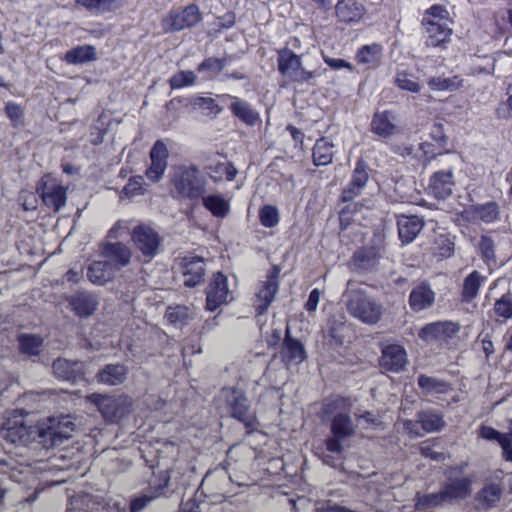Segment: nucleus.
<instances>
[{"mask_svg":"<svg viewBox=\"0 0 512 512\" xmlns=\"http://www.w3.org/2000/svg\"><path fill=\"white\" fill-rule=\"evenodd\" d=\"M172 192L179 199L198 200L207 191V179L196 164L184 163L170 173Z\"/></svg>","mask_w":512,"mask_h":512,"instance_id":"1","label":"nucleus"},{"mask_svg":"<svg viewBox=\"0 0 512 512\" xmlns=\"http://www.w3.org/2000/svg\"><path fill=\"white\" fill-rule=\"evenodd\" d=\"M352 286V283L348 282V288L344 294L348 313L364 324L373 325L379 322L383 314V306L364 289H354Z\"/></svg>","mask_w":512,"mask_h":512,"instance_id":"2","label":"nucleus"},{"mask_svg":"<svg viewBox=\"0 0 512 512\" xmlns=\"http://www.w3.org/2000/svg\"><path fill=\"white\" fill-rule=\"evenodd\" d=\"M221 408L233 418L242 422L249 432L257 429L258 421L248 405L244 393L237 388H225L221 391Z\"/></svg>","mask_w":512,"mask_h":512,"instance_id":"3","label":"nucleus"},{"mask_svg":"<svg viewBox=\"0 0 512 512\" xmlns=\"http://www.w3.org/2000/svg\"><path fill=\"white\" fill-rule=\"evenodd\" d=\"M75 424L70 415L50 417L37 427V436L45 448L61 445L72 437Z\"/></svg>","mask_w":512,"mask_h":512,"instance_id":"4","label":"nucleus"},{"mask_svg":"<svg viewBox=\"0 0 512 512\" xmlns=\"http://www.w3.org/2000/svg\"><path fill=\"white\" fill-rule=\"evenodd\" d=\"M2 437L16 445L26 446L37 436V427L33 426L26 416L18 410L12 412V415L7 417L1 428Z\"/></svg>","mask_w":512,"mask_h":512,"instance_id":"5","label":"nucleus"},{"mask_svg":"<svg viewBox=\"0 0 512 512\" xmlns=\"http://www.w3.org/2000/svg\"><path fill=\"white\" fill-rule=\"evenodd\" d=\"M277 61L279 72L290 81L312 84V80L320 76L316 70L305 69L301 57L288 48L278 51Z\"/></svg>","mask_w":512,"mask_h":512,"instance_id":"6","label":"nucleus"},{"mask_svg":"<svg viewBox=\"0 0 512 512\" xmlns=\"http://www.w3.org/2000/svg\"><path fill=\"white\" fill-rule=\"evenodd\" d=\"M235 283H230L221 272L213 275L206 290V308L215 311L222 305H227L235 299Z\"/></svg>","mask_w":512,"mask_h":512,"instance_id":"7","label":"nucleus"},{"mask_svg":"<svg viewBox=\"0 0 512 512\" xmlns=\"http://www.w3.org/2000/svg\"><path fill=\"white\" fill-rule=\"evenodd\" d=\"M202 20V13L195 4H190L184 9L171 10L163 20L164 29L167 31H181L196 26Z\"/></svg>","mask_w":512,"mask_h":512,"instance_id":"8","label":"nucleus"},{"mask_svg":"<svg viewBox=\"0 0 512 512\" xmlns=\"http://www.w3.org/2000/svg\"><path fill=\"white\" fill-rule=\"evenodd\" d=\"M472 478L464 475L458 469L448 472L447 479L442 487L447 503L465 499L471 493Z\"/></svg>","mask_w":512,"mask_h":512,"instance_id":"9","label":"nucleus"},{"mask_svg":"<svg viewBox=\"0 0 512 512\" xmlns=\"http://www.w3.org/2000/svg\"><path fill=\"white\" fill-rule=\"evenodd\" d=\"M37 192L44 204L54 211H59L66 204V188L51 177L42 178Z\"/></svg>","mask_w":512,"mask_h":512,"instance_id":"10","label":"nucleus"},{"mask_svg":"<svg viewBox=\"0 0 512 512\" xmlns=\"http://www.w3.org/2000/svg\"><path fill=\"white\" fill-rule=\"evenodd\" d=\"M459 330L460 326L456 322H434L424 326L419 332V337L426 342L448 343L449 340L456 337Z\"/></svg>","mask_w":512,"mask_h":512,"instance_id":"11","label":"nucleus"},{"mask_svg":"<svg viewBox=\"0 0 512 512\" xmlns=\"http://www.w3.org/2000/svg\"><path fill=\"white\" fill-rule=\"evenodd\" d=\"M132 239L141 253L151 259L159 250L161 239L158 233L147 225H139L133 229Z\"/></svg>","mask_w":512,"mask_h":512,"instance_id":"12","label":"nucleus"},{"mask_svg":"<svg viewBox=\"0 0 512 512\" xmlns=\"http://www.w3.org/2000/svg\"><path fill=\"white\" fill-rule=\"evenodd\" d=\"M87 399L98 408L108 421H114L122 416L123 412L120 409L122 405L131 404L130 399L127 397L115 398L101 394H91Z\"/></svg>","mask_w":512,"mask_h":512,"instance_id":"13","label":"nucleus"},{"mask_svg":"<svg viewBox=\"0 0 512 512\" xmlns=\"http://www.w3.org/2000/svg\"><path fill=\"white\" fill-rule=\"evenodd\" d=\"M168 157L169 151L166 144L157 140L150 151L151 164L146 170V177L150 181L155 183L162 179L168 166Z\"/></svg>","mask_w":512,"mask_h":512,"instance_id":"14","label":"nucleus"},{"mask_svg":"<svg viewBox=\"0 0 512 512\" xmlns=\"http://www.w3.org/2000/svg\"><path fill=\"white\" fill-rule=\"evenodd\" d=\"M100 257L117 273L130 263L131 250L121 242L105 243L101 246Z\"/></svg>","mask_w":512,"mask_h":512,"instance_id":"15","label":"nucleus"},{"mask_svg":"<svg viewBox=\"0 0 512 512\" xmlns=\"http://www.w3.org/2000/svg\"><path fill=\"white\" fill-rule=\"evenodd\" d=\"M279 273L280 270L274 267L271 275L268 276L267 280L261 282L258 286L256 293V309L259 314L265 313L275 298V295L278 291Z\"/></svg>","mask_w":512,"mask_h":512,"instance_id":"16","label":"nucleus"},{"mask_svg":"<svg viewBox=\"0 0 512 512\" xmlns=\"http://www.w3.org/2000/svg\"><path fill=\"white\" fill-rule=\"evenodd\" d=\"M183 283L187 287H195L204 280L205 263L199 256H186L181 260Z\"/></svg>","mask_w":512,"mask_h":512,"instance_id":"17","label":"nucleus"},{"mask_svg":"<svg viewBox=\"0 0 512 512\" xmlns=\"http://www.w3.org/2000/svg\"><path fill=\"white\" fill-rule=\"evenodd\" d=\"M407 364L405 349L397 344H390L383 348L380 365L383 369L400 372Z\"/></svg>","mask_w":512,"mask_h":512,"instance_id":"18","label":"nucleus"},{"mask_svg":"<svg viewBox=\"0 0 512 512\" xmlns=\"http://www.w3.org/2000/svg\"><path fill=\"white\" fill-rule=\"evenodd\" d=\"M371 130L382 138L395 135L399 131L397 116L392 111L376 112L371 122Z\"/></svg>","mask_w":512,"mask_h":512,"instance_id":"19","label":"nucleus"},{"mask_svg":"<svg viewBox=\"0 0 512 512\" xmlns=\"http://www.w3.org/2000/svg\"><path fill=\"white\" fill-rule=\"evenodd\" d=\"M53 372L57 378L75 383L84 376V363L57 359L53 363Z\"/></svg>","mask_w":512,"mask_h":512,"instance_id":"20","label":"nucleus"},{"mask_svg":"<svg viewBox=\"0 0 512 512\" xmlns=\"http://www.w3.org/2000/svg\"><path fill=\"white\" fill-rule=\"evenodd\" d=\"M367 166L363 161L356 164L352 179L349 185L342 192V200L344 202L353 200L358 196L368 181Z\"/></svg>","mask_w":512,"mask_h":512,"instance_id":"21","label":"nucleus"},{"mask_svg":"<svg viewBox=\"0 0 512 512\" xmlns=\"http://www.w3.org/2000/svg\"><path fill=\"white\" fill-rule=\"evenodd\" d=\"M435 292L427 284L414 287L409 296V305L414 312H420L432 307L435 301Z\"/></svg>","mask_w":512,"mask_h":512,"instance_id":"22","label":"nucleus"},{"mask_svg":"<svg viewBox=\"0 0 512 512\" xmlns=\"http://www.w3.org/2000/svg\"><path fill=\"white\" fill-rule=\"evenodd\" d=\"M424 25L426 27L425 43L427 46L437 47L450 40L452 28L447 23L429 20Z\"/></svg>","mask_w":512,"mask_h":512,"instance_id":"23","label":"nucleus"},{"mask_svg":"<svg viewBox=\"0 0 512 512\" xmlns=\"http://www.w3.org/2000/svg\"><path fill=\"white\" fill-rule=\"evenodd\" d=\"M220 98L232 101L230 105L232 113L245 124L254 126L259 121V113L247 101L228 94L221 95Z\"/></svg>","mask_w":512,"mask_h":512,"instance_id":"24","label":"nucleus"},{"mask_svg":"<svg viewBox=\"0 0 512 512\" xmlns=\"http://www.w3.org/2000/svg\"><path fill=\"white\" fill-rule=\"evenodd\" d=\"M398 233L402 243H411L423 228V220L418 216L401 215L398 217Z\"/></svg>","mask_w":512,"mask_h":512,"instance_id":"25","label":"nucleus"},{"mask_svg":"<svg viewBox=\"0 0 512 512\" xmlns=\"http://www.w3.org/2000/svg\"><path fill=\"white\" fill-rule=\"evenodd\" d=\"M69 304L79 317L92 315L98 306L96 296L87 292H79L69 298Z\"/></svg>","mask_w":512,"mask_h":512,"instance_id":"26","label":"nucleus"},{"mask_svg":"<svg viewBox=\"0 0 512 512\" xmlns=\"http://www.w3.org/2000/svg\"><path fill=\"white\" fill-rule=\"evenodd\" d=\"M335 10L338 19L345 23L359 22L365 14L364 7L354 0L338 1Z\"/></svg>","mask_w":512,"mask_h":512,"instance_id":"27","label":"nucleus"},{"mask_svg":"<svg viewBox=\"0 0 512 512\" xmlns=\"http://www.w3.org/2000/svg\"><path fill=\"white\" fill-rule=\"evenodd\" d=\"M453 174L451 172H437L430 180V193L437 199H446L452 193Z\"/></svg>","mask_w":512,"mask_h":512,"instance_id":"28","label":"nucleus"},{"mask_svg":"<svg viewBox=\"0 0 512 512\" xmlns=\"http://www.w3.org/2000/svg\"><path fill=\"white\" fill-rule=\"evenodd\" d=\"M203 206L216 218L223 219L228 216L231 210L230 200L222 194L214 193L203 195Z\"/></svg>","mask_w":512,"mask_h":512,"instance_id":"29","label":"nucleus"},{"mask_svg":"<svg viewBox=\"0 0 512 512\" xmlns=\"http://www.w3.org/2000/svg\"><path fill=\"white\" fill-rule=\"evenodd\" d=\"M116 272L107 261L101 260L92 262L87 268V277L95 285H104L112 280Z\"/></svg>","mask_w":512,"mask_h":512,"instance_id":"30","label":"nucleus"},{"mask_svg":"<svg viewBox=\"0 0 512 512\" xmlns=\"http://www.w3.org/2000/svg\"><path fill=\"white\" fill-rule=\"evenodd\" d=\"M288 333L287 331L282 347L283 359L289 365H297L306 359V352L302 343L289 337Z\"/></svg>","mask_w":512,"mask_h":512,"instance_id":"31","label":"nucleus"},{"mask_svg":"<svg viewBox=\"0 0 512 512\" xmlns=\"http://www.w3.org/2000/svg\"><path fill=\"white\" fill-rule=\"evenodd\" d=\"M0 462L5 466L2 473L7 474L15 482L28 484L34 478V469L31 464L16 462L19 465L18 467L6 460H0Z\"/></svg>","mask_w":512,"mask_h":512,"instance_id":"32","label":"nucleus"},{"mask_svg":"<svg viewBox=\"0 0 512 512\" xmlns=\"http://www.w3.org/2000/svg\"><path fill=\"white\" fill-rule=\"evenodd\" d=\"M97 59L96 48L92 45H81L68 50L64 56L66 63L78 65Z\"/></svg>","mask_w":512,"mask_h":512,"instance_id":"33","label":"nucleus"},{"mask_svg":"<svg viewBox=\"0 0 512 512\" xmlns=\"http://www.w3.org/2000/svg\"><path fill=\"white\" fill-rule=\"evenodd\" d=\"M382 56L383 47L380 44L372 43L362 46L357 51L356 60L358 63L368 67H375L380 63Z\"/></svg>","mask_w":512,"mask_h":512,"instance_id":"34","label":"nucleus"},{"mask_svg":"<svg viewBox=\"0 0 512 512\" xmlns=\"http://www.w3.org/2000/svg\"><path fill=\"white\" fill-rule=\"evenodd\" d=\"M126 376L127 368L122 364H109L97 374L98 381L107 385H118Z\"/></svg>","mask_w":512,"mask_h":512,"instance_id":"35","label":"nucleus"},{"mask_svg":"<svg viewBox=\"0 0 512 512\" xmlns=\"http://www.w3.org/2000/svg\"><path fill=\"white\" fill-rule=\"evenodd\" d=\"M209 177L214 182H220L224 178L227 181H232L237 175V169L230 162H211L206 167Z\"/></svg>","mask_w":512,"mask_h":512,"instance_id":"36","label":"nucleus"},{"mask_svg":"<svg viewBox=\"0 0 512 512\" xmlns=\"http://www.w3.org/2000/svg\"><path fill=\"white\" fill-rule=\"evenodd\" d=\"M331 430L337 438L345 439L354 434L355 427L348 414L339 413L332 420Z\"/></svg>","mask_w":512,"mask_h":512,"instance_id":"37","label":"nucleus"},{"mask_svg":"<svg viewBox=\"0 0 512 512\" xmlns=\"http://www.w3.org/2000/svg\"><path fill=\"white\" fill-rule=\"evenodd\" d=\"M333 144L327 138L318 140L313 148V161L316 166H325L332 162Z\"/></svg>","mask_w":512,"mask_h":512,"instance_id":"38","label":"nucleus"},{"mask_svg":"<svg viewBox=\"0 0 512 512\" xmlns=\"http://www.w3.org/2000/svg\"><path fill=\"white\" fill-rule=\"evenodd\" d=\"M418 385L426 395L446 394L450 391V385L434 377L420 375Z\"/></svg>","mask_w":512,"mask_h":512,"instance_id":"39","label":"nucleus"},{"mask_svg":"<svg viewBox=\"0 0 512 512\" xmlns=\"http://www.w3.org/2000/svg\"><path fill=\"white\" fill-rule=\"evenodd\" d=\"M346 329L345 318L342 315L333 316L328 320L325 330L326 335L330 338V342L335 345L343 343Z\"/></svg>","mask_w":512,"mask_h":512,"instance_id":"40","label":"nucleus"},{"mask_svg":"<svg viewBox=\"0 0 512 512\" xmlns=\"http://www.w3.org/2000/svg\"><path fill=\"white\" fill-rule=\"evenodd\" d=\"M418 420L423 430L427 433L438 432L445 426L443 416L433 410L420 412Z\"/></svg>","mask_w":512,"mask_h":512,"instance_id":"41","label":"nucleus"},{"mask_svg":"<svg viewBox=\"0 0 512 512\" xmlns=\"http://www.w3.org/2000/svg\"><path fill=\"white\" fill-rule=\"evenodd\" d=\"M76 3L85 7L94 15L111 12L120 7L118 0H76Z\"/></svg>","mask_w":512,"mask_h":512,"instance_id":"42","label":"nucleus"},{"mask_svg":"<svg viewBox=\"0 0 512 512\" xmlns=\"http://www.w3.org/2000/svg\"><path fill=\"white\" fill-rule=\"evenodd\" d=\"M485 277L478 271H473L464 280L462 295L466 301H470L477 297Z\"/></svg>","mask_w":512,"mask_h":512,"instance_id":"43","label":"nucleus"},{"mask_svg":"<svg viewBox=\"0 0 512 512\" xmlns=\"http://www.w3.org/2000/svg\"><path fill=\"white\" fill-rule=\"evenodd\" d=\"M415 507L418 511H427L429 509L441 506L447 503L442 490L429 494H417Z\"/></svg>","mask_w":512,"mask_h":512,"instance_id":"44","label":"nucleus"},{"mask_svg":"<svg viewBox=\"0 0 512 512\" xmlns=\"http://www.w3.org/2000/svg\"><path fill=\"white\" fill-rule=\"evenodd\" d=\"M474 219H480L485 223H492L499 217V208L495 202H488L472 208Z\"/></svg>","mask_w":512,"mask_h":512,"instance_id":"45","label":"nucleus"},{"mask_svg":"<svg viewBox=\"0 0 512 512\" xmlns=\"http://www.w3.org/2000/svg\"><path fill=\"white\" fill-rule=\"evenodd\" d=\"M165 317L170 324H173L176 327H181L192 318V313L186 306H171L167 308Z\"/></svg>","mask_w":512,"mask_h":512,"instance_id":"46","label":"nucleus"},{"mask_svg":"<svg viewBox=\"0 0 512 512\" xmlns=\"http://www.w3.org/2000/svg\"><path fill=\"white\" fill-rule=\"evenodd\" d=\"M396 86L404 91L418 93L421 90V84L416 76L405 71H399L395 77Z\"/></svg>","mask_w":512,"mask_h":512,"instance_id":"47","label":"nucleus"},{"mask_svg":"<svg viewBox=\"0 0 512 512\" xmlns=\"http://www.w3.org/2000/svg\"><path fill=\"white\" fill-rule=\"evenodd\" d=\"M259 220L261 225L266 228L277 226L280 221L279 209L271 204L264 205L259 211Z\"/></svg>","mask_w":512,"mask_h":512,"instance_id":"48","label":"nucleus"},{"mask_svg":"<svg viewBox=\"0 0 512 512\" xmlns=\"http://www.w3.org/2000/svg\"><path fill=\"white\" fill-rule=\"evenodd\" d=\"M502 489L498 484L486 485L479 494V500L487 507L495 505L501 498Z\"/></svg>","mask_w":512,"mask_h":512,"instance_id":"49","label":"nucleus"},{"mask_svg":"<svg viewBox=\"0 0 512 512\" xmlns=\"http://www.w3.org/2000/svg\"><path fill=\"white\" fill-rule=\"evenodd\" d=\"M196 78L197 76L193 71L183 70L174 74L170 78L169 84L172 89H182L194 85Z\"/></svg>","mask_w":512,"mask_h":512,"instance_id":"50","label":"nucleus"},{"mask_svg":"<svg viewBox=\"0 0 512 512\" xmlns=\"http://www.w3.org/2000/svg\"><path fill=\"white\" fill-rule=\"evenodd\" d=\"M162 489V487H158L153 491H148L142 496L135 498L130 504V512H141L142 510H144L149 503H151L153 500L159 498L162 495Z\"/></svg>","mask_w":512,"mask_h":512,"instance_id":"51","label":"nucleus"},{"mask_svg":"<svg viewBox=\"0 0 512 512\" xmlns=\"http://www.w3.org/2000/svg\"><path fill=\"white\" fill-rule=\"evenodd\" d=\"M21 351L28 355H36L41 349L42 339L36 335H21L19 338Z\"/></svg>","mask_w":512,"mask_h":512,"instance_id":"52","label":"nucleus"},{"mask_svg":"<svg viewBox=\"0 0 512 512\" xmlns=\"http://www.w3.org/2000/svg\"><path fill=\"white\" fill-rule=\"evenodd\" d=\"M358 427L361 429H376L382 426L383 421L379 415L370 411L355 414Z\"/></svg>","mask_w":512,"mask_h":512,"instance_id":"53","label":"nucleus"},{"mask_svg":"<svg viewBox=\"0 0 512 512\" xmlns=\"http://www.w3.org/2000/svg\"><path fill=\"white\" fill-rule=\"evenodd\" d=\"M430 89L434 91H452L459 87L457 78L433 77L428 81Z\"/></svg>","mask_w":512,"mask_h":512,"instance_id":"54","label":"nucleus"},{"mask_svg":"<svg viewBox=\"0 0 512 512\" xmlns=\"http://www.w3.org/2000/svg\"><path fill=\"white\" fill-rule=\"evenodd\" d=\"M144 192V181L141 176L130 178L128 183L122 189V194L128 198L143 195Z\"/></svg>","mask_w":512,"mask_h":512,"instance_id":"55","label":"nucleus"},{"mask_svg":"<svg viewBox=\"0 0 512 512\" xmlns=\"http://www.w3.org/2000/svg\"><path fill=\"white\" fill-rule=\"evenodd\" d=\"M429 20H436L439 22L447 23L449 22V12L447 9L441 5H433L429 9L426 10V13L423 17V24H426Z\"/></svg>","mask_w":512,"mask_h":512,"instance_id":"56","label":"nucleus"},{"mask_svg":"<svg viewBox=\"0 0 512 512\" xmlns=\"http://www.w3.org/2000/svg\"><path fill=\"white\" fill-rule=\"evenodd\" d=\"M225 64L222 59L210 57L205 59L197 68L199 73L208 72V77L212 74H218L224 68Z\"/></svg>","mask_w":512,"mask_h":512,"instance_id":"57","label":"nucleus"},{"mask_svg":"<svg viewBox=\"0 0 512 512\" xmlns=\"http://www.w3.org/2000/svg\"><path fill=\"white\" fill-rule=\"evenodd\" d=\"M495 314L503 318L512 317V295H503L494 305Z\"/></svg>","mask_w":512,"mask_h":512,"instance_id":"58","label":"nucleus"},{"mask_svg":"<svg viewBox=\"0 0 512 512\" xmlns=\"http://www.w3.org/2000/svg\"><path fill=\"white\" fill-rule=\"evenodd\" d=\"M452 251H453V243L451 242V240L444 235H439L435 240V247H434L435 255H437L441 258H446L451 255Z\"/></svg>","mask_w":512,"mask_h":512,"instance_id":"59","label":"nucleus"},{"mask_svg":"<svg viewBox=\"0 0 512 512\" xmlns=\"http://www.w3.org/2000/svg\"><path fill=\"white\" fill-rule=\"evenodd\" d=\"M194 104L206 114L217 115L222 110L216 103V100L210 97H199L195 100Z\"/></svg>","mask_w":512,"mask_h":512,"instance_id":"60","label":"nucleus"},{"mask_svg":"<svg viewBox=\"0 0 512 512\" xmlns=\"http://www.w3.org/2000/svg\"><path fill=\"white\" fill-rule=\"evenodd\" d=\"M6 114L10 118L14 126H22L24 123V114L22 108L14 103L8 102L6 104Z\"/></svg>","mask_w":512,"mask_h":512,"instance_id":"61","label":"nucleus"},{"mask_svg":"<svg viewBox=\"0 0 512 512\" xmlns=\"http://www.w3.org/2000/svg\"><path fill=\"white\" fill-rule=\"evenodd\" d=\"M419 450L422 456L430 458L433 461L441 462L445 459L444 453L435 451L428 442L422 443Z\"/></svg>","mask_w":512,"mask_h":512,"instance_id":"62","label":"nucleus"},{"mask_svg":"<svg viewBox=\"0 0 512 512\" xmlns=\"http://www.w3.org/2000/svg\"><path fill=\"white\" fill-rule=\"evenodd\" d=\"M479 248L481 251L482 256L487 259L491 260L494 258V242L490 237L483 236L481 238Z\"/></svg>","mask_w":512,"mask_h":512,"instance_id":"63","label":"nucleus"},{"mask_svg":"<svg viewBox=\"0 0 512 512\" xmlns=\"http://www.w3.org/2000/svg\"><path fill=\"white\" fill-rule=\"evenodd\" d=\"M130 228V223L127 220H119L117 221L112 228L109 230V238L117 239L125 234Z\"/></svg>","mask_w":512,"mask_h":512,"instance_id":"64","label":"nucleus"}]
</instances>
